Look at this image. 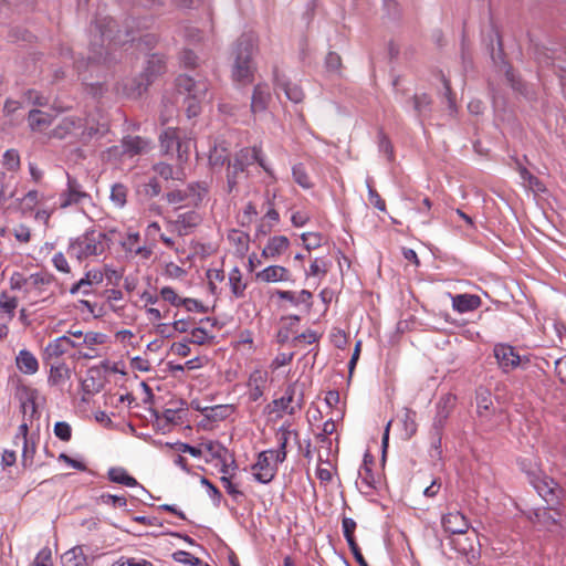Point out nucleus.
<instances>
[{"instance_id":"1","label":"nucleus","mask_w":566,"mask_h":566,"mask_svg":"<svg viewBox=\"0 0 566 566\" xmlns=\"http://www.w3.org/2000/svg\"><path fill=\"white\" fill-rule=\"evenodd\" d=\"M108 237L105 232L90 229L71 240L67 253L71 258L82 262L93 256L102 255L108 248Z\"/></svg>"},{"instance_id":"2","label":"nucleus","mask_w":566,"mask_h":566,"mask_svg":"<svg viewBox=\"0 0 566 566\" xmlns=\"http://www.w3.org/2000/svg\"><path fill=\"white\" fill-rule=\"evenodd\" d=\"M98 133V126L91 124L87 118L65 116L51 130L50 137L57 139L71 138L86 145Z\"/></svg>"},{"instance_id":"3","label":"nucleus","mask_w":566,"mask_h":566,"mask_svg":"<svg viewBox=\"0 0 566 566\" xmlns=\"http://www.w3.org/2000/svg\"><path fill=\"white\" fill-rule=\"evenodd\" d=\"M253 52L254 40L252 36H240L234 48V63L232 67V77L235 82L248 84L253 81L255 70L252 61Z\"/></svg>"},{"instance_id":"4","label":"nucleus","mask_w":566,"mask_h":566,"mask_svg":"<svg viewBox=\"0 0 566 566\" xmlns=\"http://www.w3.org/2000/svg\"><path fill=\"white\" fill-rule=\"evenodd\" d=\"M176 86L180 94L187 95L185 98L187 116L191 118L199 115L201 103L206 99L208 93L207 81H193L187 75H179Z\"/></svg>"},{"instance_id":"5","label":"nucleus","mask_w":566,"mask_h":566,"mask_svg":"<svg viewBox=\"0 0 566 566\" xmlns=\"http://www.w3.org/2000/svg\"><path fill=\"white\" fill-rule=\"evenodd\" d=\"M164 221L168 232L182 238L196 231L202 222V217L196 210H187L177 212L174 217H166Z\"/></svg>"},{"instance_id":"6","label":"nucleus","mask_w":566,"mask_h":566,"mask_svg":"<svg viewBox=\"0 0 566 566\" xmlns=\"http://www.w3.org/2000/svg\"><path fill=\"white\" fill-rule=\"evenodd\" d=\"M237 411V407L231 403L207 406L202 410V417L197 422V427L205 431H212L219 424L230 418Z\"/></svg>"},{"instance_id":"7","label":"nucleus","mask_w":566,"mask_h":566,"mask_svg":"<svg viewBox=\"0 0 566 566\" xmlns=\"http://www.w3.org/2000/svg\"><path fill=\"white\" fill-rule=\"evenodd\" d=\"M60 208L66 209L72 206H80L91 202V195L84 189L83 185L70 174L66 175V188L60 195Z\"/></svg>"},{"instance_id":"8","label":"nucleus","mask_w":566,"mask_h":566,"mask_svg":"<svg viewBox=\"0 0 566 566\" xmlns=\"http://www.w3.org/2000/svg\"><path fill=\"white\" fill-rule=\"evenodd\" d=\"M27 432L28 426L22 423L19 427V432L14 437L12 449L4 450L3 460L7 458L17 460L18 457H21L22 460H32L35 457V443L28 438Z\"/></svg>"},{"instance_id":"9","label":"nucleus","mask_w":566,"mask_h":566,"mask_svg":"<svg viewBox=\"0 0 566 566\" xmlns=\"http://www.w3.org/2000/svg\"><path fill=\"white\" fill-rule=\"evenodd\" d=\"M275 195H270L269 192L264 196V201L261 206V211H263V216L258 220L255 227V237H265L268 235L273 228L280 222V213L275 208L274 203Z\"/></svg>"},{"instance_id":"10","label":"nucleus","mask_w":566,"mask_h":566,"mask_svg":"<svg viewBox=\"0 0 566 566\" xmlns=\"http://www.w3.org/2000/svg\"><path fill=\"white\" fill-rule=\"evenodd\" d=\"M107 338L104 333L88 331L80 340L73 339V343L77 346L72 348L77 350L80 358L93 359L99 356L96 346L104 345Z\"/></svg>"},{"instance_id":"11","label":"nucleus","mask_w":566,"mask_h":566,"mask_svg":"<svg viewBox=\"0 0 566 566\" xmlns=\"http://www.w3.org/2000/svg\"><path fill=\"white\" fill-rule=\"evenodd\" d=\"M99 556L101 554L97 553V549L77 545L62 555V563L63 566H92L94 560Z\"/></svg>"},{"instance_id":"12","label":"nucleus","mask_w":566,"mask_h":566,"mask_svg":"<svg viewBox=\"0 0 566 566\" xmlns=\"http://www.w3.org/2000/svg\"><path fill=\"white\" fill-rule=\"evenodd\" d=\"M77 346L70 336L63 335L50 340L42 352L45 364L61 363L60 358Z\"/></svg>"},{"instance_id":"13","label":"nucleus","mask_w":566,"mask_h":566,"mask_svg":"<svg viewBox=\"0 0 566 566\" xmlns=\"http://www.w3.org/2000/svg\"><path fill=\"white\" fill-rule=\"evenodd\" d=\"M493 354L499 364V367L504 373H509V371L517 368L523 361V358L517 353L515 347H513L509 344H504V343L495 344L494 348H493Z\"/></svg>"},{"instance_id":"14","label":"nucleus","mask_w":566,"mask_h":566,"mask_svg":"<svg viewBox=\"0 0 566 566\" xmlns=\"http://www.w3.org/2000/svg\"><path fill=\"white\" fill-rule=\"evenodd\" d=\"M385 462H363L358 469V476L369 489L379 488L385 481Z\"/></svg>"},{"instance_id":"15","label":"nucleus","mask_w":566,"mask_h":566,"mask_svg":"<svg viewBox=\"0 0 566 566\" xmlns=\"http://www.w3.org/2000/svg\"><path fill=\"white\" fill-rule=\"evenodd\" d=\"M275 410L283 411L289 415L295 413L304 403L302 391H297V385H289L284 395L280 399L273 401Z\"/></svg>"},{"instance_id":"16","label":"nucleus","mask_w":566,"mask_h":566,"mask_svg":"<svg viewBox=\"0 0 566 566\" xmlns=\"http://www.w3.org/2000/svg\"><path fill=\"white\" fill-rule=\"evenodd\" d=\"M54 281V275L48 272H38L29 275L27 297L35 302L39 297L49 292Z\"/></svg>"},{"instance_id":"17","label":"nucleus","mask_w":566,"mask_h":566,"mask_svg":"<svg viewBox=\"0 0 566 566\" xmlns=\"http://www.w3.org/2000/svg\"><path fill=\"white\" fill-rule=\"evenodd\" d=\"M530 475V482L533 484L538 494L546 501H553L557 484L553 479L542 473L526 470Z\"/></svg>"},{"instance_id":"18","label":"nucleus","mask_w":566,"mask_h":566,"mask_svg":"<svg viewBox=\"0 0 566 566\" xmlns=\"http://www.w3.org/2000/svg\"><path fill=\"white\" fill-rule=\"evenodd\" d=\"M104 280V273L99 269H91L88 270L85 275L78 280L76 283H74L71 289L70 293L72 295L75 294H83L88 295L92 293V287L94 285H98Z\"/></svg>"},{"instance_id":"19","label":"nucleus","mask_w":566,"mask_h":566,"mask_svg":"<svg viewBox=\"0 0 566 566\" xmlns=\"http://www.w3.org/2000/svg\"><path fill=\"white\" fill-rule=\"evenodd\" d=\"M255 279L263 283L294 282L291 271L282 265H269L259 271Z\"/></svg>"},{"instance_id":"20","label":"nucleus","mask_w":566,"mask_h":566,"mask_svg":"<svg viewBox=\"0 0 566 566\" xmlns=\"http://www.w3.org/2000/svg\"><path fill=\"white\" fill-rule=\"evenodd\" d=\"M48 365L50 366L48 385L63 390L65 385L71 380V368L65 363H52Z\"/></svg>"},{"instance_id":"21","label":"nucleus","mask_w":566,"mask_h":566,"mask_svg":"<svg viewBox=\"0 0 566 566\" xmlns=\"http://www.w3.org/2000/svg\"><path fill=\"white\" fill-rule=\"evenodd\" d=\"M290 239L286 235H273L268 239L262 250V256L265 259H279L290 248Z\"/></svg>"},{"instance_id":"22","label":"nucleus","mask_w":566,"mask_h":566,"mask_svg":"<svg viewBox=\"0 0 566 566\" xmlns=\"http://www.w3.org/2000/svg\"><path fill=\"white\" fill-rule=\"evenodd\" d=\"M268 382V373L261 369L253 370L248 379L249 399L258 401L264 394Z\"/></svg>"},{"instance_id":"23","label":"nucleus","mask_w":566,"mask_h":566,"mask_svg":"<svg viewBox=\"0 0 566 566\" xmlns=\"http://www.w3.org/2000/svg\"><path fill=\"white\" fill-rule=\"evenodd\" d=\"M442 527L449 534H464L469 528V523L465 516L459 512H449L442 516Z\"/></svg>"},{"instance_id":"24","label":"nucleus","mask_w":566,"mask_h":566,"mask_svg":"<svg viewBox=\"0 0 566 566\" xmlns=\"http://www.w3.org/2000/svg\"><path fill=\"white\" fill-rule=\"evenodd\" d=\"M238 161H240L244 167L253 165L258 163L260 167L268 174H271V170L266 166L264 158L262 156V148L260 146L245 147L242 148L234 157Z\"/></svg>"},{"instance_id":"25","label":"nucleus","mask_w":566,"mask_h":566,"mask_svg":"<svg viewBox=\"0 0 566 566\" xmlns=\"http://www.w3.org/2000/svg\"><path fill=\"white\" fill-rule=\"evenodd\" d=\"M482 304L481 297L475 294H457L452 296V307L458 313H468L478 310Z\"/></svg>"},{"instance_id":"26","label":"nucleus","mask_w":566,"mask_h":566,"mask_svg":"<svg viewBox=\"0 0 566 566\" xmlns=\"http://www.w3.org/2000/svg\"><path fill=\"white\" fill-rule=\"evenodd\" d=\"M249 471L260 483H269L276 474V462H254Z\"/></svg>"},{"instance_id":"27","label":"nucleus","mask_w":566,"mask_h":566,"mask_svg":"<svg viewBox=\"0 0 566 566\" xmlns=\"http://www.w3.org/2000/svg\"><path fill=\"white\" fill-rule=\"evenodd\" d=\"M271 101V93L265 84L255 85L251 99V112L253 114H259L264 112L268 108V105Z\"/></svg>"},{"instance_id":"28","label":"nucleus","mask_w":566,"mask_h":566,"mask_svg":"<svg viewBox=\"0 0 566 566\" xmlns=\"http://www.w3.org/2000/svg\"><path fill=\"white\" fill-rule=\"evenodd\" d=\"M17 368L24 375H34L39 370V360L28 349H21L15 357Z\"/></svg>"},{"instance_id":"29","label":"nucleus","mask_w":566,"mask_h":566,"mask_svg":"<svg viewBox=\"0 0 566 566\" xmlns=\"http://www.w3.org/2000/svg\"><path fill=\"white\" fill-rule=\"evenodd\" d=\"M184 132L179 128L168 127L159 136L160 149L164 154H172Z\"/></svg>"},{"instance_id":"30","label":"nucleus","mask_w":566,"mask_h":566,"mask_svg":"<svg viewBox=\"0 0 566 566\" xmlns=\"http://www.w3.org/2000/svg\"><path fill=\"white\" fill-rule=\"evenodd\" d=\"M494 412L492 395L488 389L476 391V413L481 419H489Z\"/></svg>"},{"instance_id":"31","label":"nucleus","mask_w":566,"mask_h":566,"mask_svg":"<svg viewBox=\"0 0 566 566\" xmlns=\"http://www.w3.org/2000/svg\"><path fill=\"white\" fill-rule=\"evenodd\" d=\"M18 298L10 296L6 291L0 294V321L11 322L15 315Z\"/></svg>"},{"instance_id":"32","label":"nucleus","mask_w":566,"mask_h":566,"mask_svg":"<svg viewBox=\"0 0 566 566\" xmlns=\"http://www.w3.org/2000/svg\"><path fill=\"white\" fill-rule=\"evenodd\" d=\"M228 284L235 298H242L245 295L247 283L243 281L242 272L239 268H233L228 274Z\"/></svg>"},{"instance_id":"33","label":"nucleus","mask_w":566,"mask_h":566,"mask_svg":"<svg viewBox=\"0 0 566 566\" xmlns=\"http://www.w3.org/2000/svg\"><path fill=\"white\" fill-rule=\"evenodd\" d=\"M122 147L124 154L133 157L146 151L148 142L139 136H128L123 139Z\"/></svg>"},{"instance_id":"34","label":"nucleus","mask_w":566,"mask_h":566,"mask_svg":"<svg viewBox=\"0 0 566 566\" xmlns=\"http://www.w3.org/2000/svg\"><path fill=\"white\" fill-rule=\"evenodd\" d=\"M275 85L284 91L286 97L293 103H301L304 98V92L300 85L291 83L285 80H281L279 75L275 74Z\"/></svg>"},{"instance_id":"35","label":"nucleus","mask_w":566,"mask_h":566,"mask_svg":"<svg viewBox=\"0 0 566 566\" xmlns=\"http://www.w3.org/2000/svg\"><path fill=\"white\" fill-rule=\"evenodd\" d=\"M28 122L32 130L42 132L51 125L52 117L40 109H32L29 112Z\"/></svg>"},{"instance_id":"36","label":"nucleus","mask_w":566,"mask_h":566,"mask_svg":"<svg viewBox=\"0 0 566 566\" xmlns=\"http://www.w3.org/2000/svg\"><path fill=\"white\" fill-rule=\"evenodd\" d=\"M145 235L149 239L155 240L158 235L163 244L168 249H176V241L174 237L167 235L161 232V227L157 221L150 222L145 229Z\"/></svg>"},{"instance_id":"37","label":"nucleus","mask_w":566,"mask_h":566,"mask_svg":"<svg viewBox=\"0 0 566 566\" xmlns=\"http://www.w3.org/2000/svg\"><path fill=\"white\" fill-rule=\"evenodd\" d=\"M317 460H329L337 455L338 447L333 448V441L325 436H317Z\"/></svg>"},{"instance_id":"38","label":"nucleus","mask_w":566,"mask_h":566,"mask_svg":"<svg viewBox=\"0 0 566 566\" xmlns=\"http://www.w3.org/2000/svg\"><path fill=\"white\" fill-rule=\"evenodd\" d=\"M237 469V462H231V464H227L226 462L222 463L221 472L223 475L221 476V482L223 484V488L234 499L242 495V493L237 489V486L232 483V474L230 473L231 470Z\"/></svg>"},{"instance_id":"39","label":"nucleus","mask_w":566,"mask_h":566,"mask_svg":"<svg viewBox=\"0 0 566 566\" xmlns=\"http://www.w3.org/2000/svg\"><path fill=\"white\" fill-rule=\"evenodd\" d=\"M228 240L241 255L248 252L250 243V235L248 233L233 229L228 233Z\"/></svg>"},{"instance_id":"40","label":"nucleus","mask_w":566,"mask_h":566,"mask_svg":"<svg viewBox=\"0 0 566 566\" xmlns=\"http://www.w3.org/2000/svg\"><path fill=\"white\" fill-rule=\"evenodd\" d=\"M108 478L114 483L123 484L129 488L136 486L138 484L135 478L129 475L125 469L118 467L109 469Z\"/></svg>"},{"instance_id":"41","label":"nucleus","mask_w":566,"mask_h":566,"mask_svg":"<svg viewBox=\"0 0 566 566\" xmlns=\"http://www.w3.org/2000/svg\"><path fill=\"white\" fill-rule=\"evenodd\" d=\"M292 175L294 181L303 189H312L314 187V182L303 164L294 165L292 168Z\"/></svg>"},{"instance_id":"42","label":"nucleus","mask_w":566,"mask_h":566,"mask_svg":"<svg viewBox=\"0 0 566 566\" xmlns=\"http://www.w3.org/2000/svg\"><path fill=\"white\" fill-rule=\"evenodd\" d=\"M103 388V382L99 378L94 377L91 373L82 381L83 397L82 400L86 401V396L98 394Z\"/></svg>"},{"instance_id":"43","label":"nucleus","mask_w":566,"mask_h":566,"mask_svg":"<svg viewBox=\"0 0 566 566\" xmlns=\"http://www.w3.org/2000/svg\"><path fill=\"white\" fill-rule=\"evenodd\" d=\"M128 188L120 182L114 184L111 188L109 199L116 208H123L127 202Z\"/></svg>"},{"instance_id":"44","label":"nucleus","mask_w":566,"mask_h":566,"mask_svg":"<svg viewBox=\"0 0 566 566\" xmlns=\"http://www.w3.org/2000/svg\"><path fill=\"white\" fill-rule=\"evenodd\" d=\"M228 169H227V184H228V190L231 192L237 184H238V177L240 174H242L245 169V167L238 161L235 158L233 161H228Z\"/></svg>"},{"instance_id":"45","label":"nucleus","mask_w":566,"mask_h":566,"mask_svg":"<svg viewBox=\"0 0 566 566\" xmlns=\"http://www.w3.org/2000/svg\"><path fill=\"white\" fill-rule=\"evenodd\" d=\"M259 214L258 207L254 202L249 201L241 210V212L238 216L239 223L242 227H249L251 226Z\"/></svg>"},{"instance_id":"46","label":"nucleus","mask_w":566,"mask_h":566,"mask_svg":"<svg viewBox=\"0 0 566 566\" xmlns=\"http://www.w3.org/2000/svg\"><path fill=\"white\" fill-rule=\"evenodd\" d=\"M114 27L115 21L112 18H104L101 21H96L95 29L99 32L102 43L105 41H115V36L113 35Z\"/></svg>"},{"instance_id":"47","label":"nucleus","mask_w":566,"mask_h":566,"mask_svg":"<svg viewBox=\"0 0 566 566\" xmlns=\"http://www.w3.org/2000/svg\"><path fill=\"white\" fill-rule=\"evenodd\" d=\"M166 200L169 205L176 206V210H179L184 206H193L190 202L188 191L186 190H172L167 192Z\"/></svg>"},{"instance_id":"48","label":"nucleus","mask_w":566,"mask_h":566,"mask_svg":"<svg viewBox=\"0 0 566 566\" xmlns=\"http://www.w3.org/2000/svg\"><path fill=\"white\" fill-rule=\"evenodd\" d=\"M229 161V153L226 147L214 146L209 154V164L212 168L222 167Z\"/></svg>"},{"instance_id":"49","label":"nucleus","mask_w":566,"mask_h":566,"mask_svg":"<svg viewBox=\"0 0 566 566\" xmlns=\"http://www.w3.org/2000/svg\"><path fill=\"white\" fill-rule=\"evenodd\" d=\"M203 457L210 455L214 460H222L226 457L227 450L214 441H207L201 443Z\"/></svg>"},{"instance_id":"50","label":"nucleus","mask_w":566,"mask_h":566,"mask_svg":"<svg viewBox=\"0 0 566 566\" xmlns=\"http://www.w3.org/2000/svg\"><path fill=\"white\" fill-rule=\"evenodd\" d=\"M203 457L210 455L214 460H222L226 457L227 450L214 441H207L201 443Z\"/></svg>"},{"instance_id":"51","label":"nucleus","mask_w":566,"mask_h":566,"mask_svg":"<svg viewBox=\"0 0 566 566\" xmlns=\"http://www.w3.org/2000/svg\"><path fill=\"white\" fill-rule=\"evenodd\" d=\"M331 263L326 261L323 258H315L311 265L308 271L306 272L307 276H314V277H324L329 269Z\"/></svg>"},{"instance_id":"52","label":"nucleus","mask_w":566,"mask_h":566,"mask_svg":"<svg viewBox=\"0 0 566 566\" xmlns=\"http://www.w3.org/2000/svg\"><path fill=\"white\" fill-rule=\"evenodd\" d=\"M185 190L188 191L190 202L193 203V206H197L207 193L208 188L203 182H193L189 184Z\"/></svg>"},{"instance_id":"53","label":"nucleus","mask_w":566,"mask_h":566,"mask_svg":"<svg viewBox=\"0 0 566 566\" xmlns=\"http://www.w3.org/2000/svg\"><path fill=\"white\" fill-rule=\"evenodd\" d=\"M301 239L307 251L319 248L325 240L324 235L319 232H304L302 233Z\"/></svg>"},{"instance_id":"54","label":"nucleus","mask_w":566,"mask_h":566,"mask_svg":"<svg viewBox=\"0 0 566 566\" xmlns=\"http://www.w3.org/2000/svg\"><path fill=\"white\" fill-rule=\"evenodd\" d=\"M154 171L164 179H177L180 180L182 172L180 170L175 171L172 166L166 163H158L154 165Z\"/></svg>"},{"instance_id":"55","label":"nucleus","mask_w":566,"mask_h":566,"mask_svg":"<svg viewBox=\"0 0 566 566\" xmlns=\"http://www.w3.org/2000/svg\"><path fill=\"white\" fill-rule=\"evenodd\" d=\"M191 146L192 139L184 133L175 149L177 151L179 163H186L188 160Z\"/></svg>"},{"instance_id":"56","label":"nucleus","mask_w":566,"mask_h":566,"mask_svg":"<svg viewBox=\"0 0 566 566\" xmlns=\"http://www.w3.org/2000/svg\"><path fill=\"white\" fill-rule=\"evenodd\" d=\"M213 339V336L209 334V332L203 327H195L190 331V337L188 340L190 344L203 345L210 343Z\"/></svg>"},{"instance_id":"57","label":"nucleus","mask_w":566,"mask_h":566,"mask_svg":"<svg viewBox=\"0 0 566 566\" xmlns=\"http://www.w3.org/2000/svg\"><path fill=\"white\" fill-rule=\"evenodd\" d=\"M3 165L10 171H17L20 168V156L15 149H8L3 154Z\"/></svg>"},{"instance_id":"58","label":"nucleus","mask_w":566,"mask_h":566,"mask_svg":"<svg viewBox=\"0 0 566 566\" xmlns=\"http://www.w3.org/2000/svg\"><path fill=\"white\" fill-rule=\"evenodd\" d=\"M124 297V294L120 290L117 289H111L106 291V298L109 304V307L115 312L119 313L123 311L124 306L118 305L117 303L120 302Z\"/></svg>"},{"instance_id":"59","label":"nucleus","mask_w":566,"mask_h":566,"mask_svg":"<svg viewBox=\"0 0 566 566\" xmlns=\"http://www.w3.org/2000/svg\"><path fill=\"white\" fill-rule=\"evenodd\" d=\"M31 566H53L52 552L50 547H43L35 556Z\"/></svg>"},{"instance_id":"60","label":"nucleus","mask_w":566,"mask_h":566,"mask_svg":"<svg viewBox=\"0 0 566 566\" xmlns=\"http://www.w3.org/2000/svg\"><path fill=\"white\" fill-rule=\"evenodd\" d=\"M10 287L12 290H23L24 295L27 296V289L29 283V276H24L20 272H14L10 276Z\"/></svg>"},{"instance_id":"61","label":"nucleus","mask_w":566,"mask_h":566,"mask_svg":"<svg viewBox=\"0 0 566 566\" xmlns=\"http://www.w3.org/2000/svg\"><path fill=\"white\" fill-rule=\"evenodd\" d=\"M174 559L178 563L190 566H199L201 564V560L198 557L185 551H178L174 553Z\"/></svg>"},{"instance_id":"62","label":"nucleus","mask_w":566,"mask_h":566,"mask_svg":"<svg viewBox=\"0 0 566 566\" xmlns=\"http://www.w3.org/2000/svg\"><path fill=\"white\" fill-rule=\"evenodd\" d=\"M53 266L61 273L70 274L71 266L64 253L57 252L52 258Z\"/></svg>"},{"instance_id":"63","label":"nucleus","mask_w":566,"mask_h":566,"mask_svg":"<svg viewBox=\"0 0 566 566\" xmlns=\"http://www.w3.org/2000/svg\"><path fill=\"white\" fill-rule=\"evenodd\" d=\"M160 296L164 301L170 303L172 306H181V297L170 286H165L160 290Z\"/></svg>"},{"instance_id":"64","label":"nucleus","mask_w":566,"mask_h":566,"mask_svg":"<svg viewBox=\"0 0 566 566\" xmlns=\"http://www.w3.org/2000/svg\"><path fill=\"white\" fill-rule=\"evenodd\" d=\"M331 340L337 348H345L348 343L347 334L340 328H334L331 333Z\"/></svg>"}]
</instances>
